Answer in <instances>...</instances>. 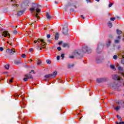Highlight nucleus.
<instances>
[{"mask_svg":"<svg viewBox=\"0 0 124 124\" xmlns=\"http://www.w3.org/2000/svg\"><path fill=\"white\" fill-rule=\"evenodd\" d=\"M40 6H41L40 5L32 3V7L30 9V10L32 12V13L33 12V11H36L37 13H39V12L41 11V10L39 9Z\"/></svg>","mask_w":124,"mask_h":124,"instance_id":"2","label":"nucleus"},{"mask_svg":"<svg viewBox=\"0 0 124 124\" xmlns=\"http://www.w3.org/2000/svg\"><path fill=\"white\" fill-rule=\"evenodd\" d=\"M95 1H97L98 2H99V1H100V0H95Z\"/></svg>","mask_w":124,"mask_h":124,"instance_id":"62","label":"nucleus"},{"mask_svg":"<svg viewBox=\"0 0 124 124\" xmlns=\"http://www.w3.org/2000/svg\"><path fill=\"white\" fill-rule=\"evenodd\" d=\"M40 42V41L39 39L38 41H36V40L34 41V43H35V44H36V43H37V42H38V44H38V43H39Z\"/></svg>","mask_w":124,"mask_h":124,"instance_id":"33","label":"nucleus"},{"mask_svg":"<svg viewBox=\"0 0 124 124\" xmlns=\"http://www.w3.org/2000/svg\"><path fill=\"white\" fill-rule=\"evenodd\" d=\"M84 53H92V49L88 47L87 46H84L82 47V50L78 49L77 50H75L74 54L75 56L77 57L78 59H81L82 57H83V54Z\"/></svg>","mask_w":124,"mask_h":124,"instance_id":"1","label":"nucleus"},{"mask_svg":"<svg viewBox=\"0 0 124 124\" xmlns=\"http://www.w3.org/2000/svg\"><path fill=\"white\" fill-rule=\"evenodd\" d=\"M46 18L47 19H50L51 18L50 16L49 15V13H46Z\"/></svg>","mask_w":124,"mask_h":124,"instance_id":"28","label":"nucleus"},{"mask_svg":"<svg viewBox=\"0 0 124 124\" xmlns=\"http://www.w3.org/2000/svg\"><path fill=\"white\" fill-rule=\"evenodd\" d=\"M121 63L124 64V55L122 56V58L121 59Z\"/></svg>","mask_w":124,"mask_h":124,"instance_id":"25","label":"nucleus"},{"mask_svg":"<svg viewBox=\"0 0 124 124\" xmlns=\"http://www.w3.org/2000/svg\"><path fill=\"white\" fill-rule=\"evenodd\" d=\"M61 58H62V60H63V59H64V53H62L61 54Z\"/></svg>","mask_w":124,"mask_h":124,"instance_id":"32","label":"nucleus"},{"mask_svg":"<svg viewBox=\"0 0 124 124\" xmlns=\"http://www.w3.org/2000/svg\"><path fill=\"white\" fill-rule=\"evenodd\" d=\"M114 60H117L118 59V56L117 55H115L113 57Z\"/></svg>","mask_w":124,"mask_h":124,"instance_id":"31","label":"nucleus"},{"mask_svg":"<svg viewBox=\"0 0 124 124\" xmlns=\"http://www.w3.org/2000/svg\"><path fill=\"white\" fill-rule=\"evenodd\" d=\"M104 46L103 44L101 43H99L97 45L96 48V52L97 54H100L101 52H102V50H103Z\"/></svg>","mask_w":124,"mask_h":124,"instance_id":"5","label":"nucleus"},{"mask_svg":"<svg viewBox=\"0 0 124 124\" xmlns=\"http://www.w3.org/2000/svg\"><path fill=\"white\" fill-rule=\"evenodd\" d=\"M118 70L120 71V73L121 75H122V76L124 77V71L123 68H122V67H118Z\"/></svg>","mask_w":124,"mask_h":124,"instance_id":"13","label":"nucleus"},{"mask_svg":"<svg viewBox=\"0 0 124 124\" xmlns=\"http://www.w3.org/2000/svg\"><path fill=\"white\" fill-rule=\"evenodd\" d=\"M116 32H117V34H118L119 35H120V34H122V31L119 30L118 29H117L116 30Z\"/></svg>","mask_w":124,"mask_h":124,"instance_id":"24","label":"nucleus"},{"mask_svg":"<svg viewBox=\"0 0 124 124\" xmlns=\"http://www.w3.org/2000/svg\"><path fill=\"white\" fill-rule=\"evenodd\" d=\"M121 106H123V107H124V102H122Z\"/></svg>","mask_w":124,"mask_h":124,"instance_id":"46","label":"nucleus"},{"mask_svg":"<svg viewBox=\"0 0 124 124\" xmlns=\"http://www.w3.org/2000/svg\"><path fill=\"white\" fill-rule=\"evenodd\" d=\"M107 80H108V78L105 77V78H97L96 82L97 83L100 84V83H103V82H106Z\"/></svg>","mask_w":124,"mask_h":124,"instance_id":"7","label":"nucleus"},{"mask_svg":"<svg viewBox=\"0 0 124 124\" xmlns=\"http://www.w3.org/2000/svg\"><path fill=\"white\" fill-rule=\"evenodd\" d=\"M57 61H60V56H57Z\"/></svg>","mask_w":124,"mask_h":124,"instance_id":"44","label":"nucleus"},{"mask_svg":"<svg viewBox=\"0 0 124 124\" xmlns=\"http://www.w3.org/2000/svg\"><path fill=\"white\" fill-rule=\"evenodd\" d=\"M117 40H114V43L116 44H118V43H120V39H121V36H118L117 37Z\"/></svg>","mask_w":124,"mask_h":124,"instance_id":"14","label":"nucleus"},{"mask_svg":"<svg viewBox=\"0 0 124 124\" xmlns=\"http://www.w3.org/2000/svg\"><path fill=\"white\" fill-rule=\"evenodd\" d=\"M117 104H119V105H122V102H117Z\"/></svg>","mask_w":124,"mask_h":124,"instance_id":"48","label":"nucleus"},{"mask_svg":"<svg viewBox=\"0 0 124 124\" xmlns=\"http://www.w3.org/2000/svg\"><path fill=\"white\" fill-rule=\"evenodd\" d=\"M109 37L110 38H113V36L112 35H109Z\"/></svg>","mask_w":124,"mask_h":124,"instance_id":"53","label":"nucleus"},{"mask_svg":"<svg viewBox=\"0 0 124 124\" xmlns=\"http://www.w3.org/2000/svg\"><path fill=\"white\" fill-rule=\"evenodd\" d=\"M12 2H14V0H11Z\"/></svg>","mask_w":124,"mask_h":124,"instance_id":"63","label":"nucleus"},{"mask_svg":"<svg viewBox=\"0 0 124 124\" xmlns=\"http://www.w3.org/2000/svg\"><path fill=\"white\" fill-rule=\"evenodd\" d=\"M25 77L28 78V79H33L32 76L31 74H28L25 75Z\"/></svg>","mask_w":124,"mask_h":124,"instance_id":"17","label":"nucleus"},{"mask_svg":"<svg viewBox=\"0 0 124 124\" xmlns=\"http://www.w3.org/2000/svg\"><path fill=\"white\" fill-rule=\"evenodd\" d=\"M117 118H118L119 119V118H121V117H120V116H119V115H117Z\"/></svg>","mask_w":124,"mask_h":124,"instance_id":"59","label":"nucleus"},{"mask_svg":"<svg viewBox=\"0 0 124 124\" xmlns=\"http://www.w3.org/2000/svg\"><path fill=\"white\" fill-rule=\"evenodd\" d=\"M4 67L6 69H9V64L5 65Z\"/></svg>","mask_w":124,"mask_h":124,"instance_id":"29","label":"nucleus"},{"mask_svg":"<svg viewBox=\"0 0 124 124\" xmlns=\"http://www.w3.org/2000/svg\"><path fill=\"white\" fill-rule=\"evenodd\" d=\"M110 67L111 69H113V70H115V65H112L110 64Z\"/></svg>","mask_w":124,"mask_h":124,"instance_id":"26","label":"nucleus"},{"mask_svg":"<svg viewBox=\"0 0 124 124\" xmlns=\"http://www.w3.org/2000/svg\"><path fill=\"white\" fill-rule=\"evenodd\" d=\"M80 17H81V18H82V19H85V17H84V16H83V15H81V16H80Z\"/></svg>","mask_w":124,"mask_h":124,"instance_id":"51","label":"nucleus"},{"mask_svg":"<svg viewBox=\"0 0 124 124\" xmlns=\"http://www.w3.org/2000/svg\"><path fill=\"white\" fill-rule=\"evenodd\" d=\"M115 124H124V122H120V123H119V122H118V121H116V122H115Z\"/></svg>","mask_w":124,"mask_h":124,"instance_id":"34","label":"nucleus"},{"mask_svg":"<svg viewBox=\"0 0 124 124\" xmlns=\"http://www.w3.org/2000/svg\"><path fill=\"white\" fill-rule=\"evenodd\" d=\"M115 19H116V18H115V17H111V18H110V21H115Z\"/></svg>","mask_w":124,"mask_h":124,"instance_id":"39","label":"nucleus"},{"mask_svg":"<svg viewBox=\"0 0 124 124\" xmlns=\"http://www.w3.org/2000/svg\"><path fill=\"white\" fill-rule=\"evenodd\" d=\"M9 82L10 83H12V82H13V79H10Z\"/></svg>","mask_w":124,"mask_h":124,"instance_id":"54","label":"nucleus"},{"mask_svg":"<svg viewBox=\"0 0 124 124\" xmlns=\"http://www.w3.org/2000/svg\"><path fill=\"white\" fill-rule=\"evenodd\" d=\"M118 120L120 121V122H122L123 121V119H122L121 117H119L118 118Z\"/></svg>","mask_w":124,"mask_h":124,"instance_id":"45","label":"nucleus"},{"mask_svg":"<svg viewBox=\"0 0 124 124\" xmlns=\"http://www.w3.org/2000/svg\"><path fill=\"white\" fill-rule=\"evenodd\" d=\"M57 50H58V51H61L62 50V47H61V46H58L57 47Z\"/></svg>","mask_w":124,"mask_h":124,"instance_id":"38","label":"nucleus"},{"mask_svg":"<svg viewBox=\"0 0 124 124\" xmlns=\"http://www.w3.org/2000/svg\"><path fill=\"white\" fill-rule=\"evenodd\" d=\"M16 63L17 64H19V63H21V62H19V61H16Z\"/></svg>","mask_w":124,"mask_h":124,"instance_id":"47","label":"nucleus"},{"mask_svg":"<svg viewBox=\"0 0 124 124\" xmlns=\"http://www.w3.org/2000/svg\"><path fill=\"white\" fill-rule=\"evenodd\" d=\"M62 46L63 48H65V47L69 48V45H68V44L64 43L62 44Z\"/></svg>","mask_w":124,"mask_h":124,"instance_id":"18","label":"nucleus"},{"mask_svg":"<svg viewBox=\"0 0 124 124\" xmlns=\"http://www.w3.org/2000/svg\"><path fill=\"white\" fill-rule=\"evenodd\" d=\"M74 64L72 63V64H69L68 65V68H72V67H74Z\"/></svg>","mask_w":124,"mask_h":124,"instance_id":"21","label":"nucleus"},{"mask_svg":"<svg viewBox=\"0 0 124 124\" xmlns=\"http://www.w3.org/2000/svg\"><path fill=\"white\" fill-rule=\"evenodd\" d=\"M33 16H34V17H35V18H37L38 19H39V18H40L39 16H38V14L37 13H35L33 15Z\"/></svg>","mask_w":124,"mask_h":124,"instance_id":"22","label":"nucleus"},{"mask_svg":"<svg viewBox=\"0 0 124 124\" xmlns=\"http://www.w3.org/2000/svg\"><path fill=\"white\" fill-rule=\"evenodd\" d=\"M69 58H70V59H74V56H70L69 57Z\"/></svg>","mask_w":124,"mask_h":124,"instance_id":"49","label":"nucleus"},{"mask_svg":"<svg viewBox=\"0 0 124 124\" xmlns=\"http://www.w3.org/2000/svg\"><path fill=\"white\" fill-rule=\"evenodd\" d=\"M110 86L112 87V89L113 90H118L119 89V84L116 82H113L112 83H111Z\"/></svg>","mask_w":124,"mask_h":124,"instance_id":"8","label":"nucleus"},{"mask_svg":"<svg viewBox=\"0 0 124 124\" xmlns=\"http://www.w3.org/2000/svg\"><path fill=\"white\" fill-rule=\"evenodd\" d=\"M0 51H1V52H2V51H3V47H0Z\"/></svg>","mask_w":124,"mask_h":124,"instance_id":"42","label":"nucleus"},{"mask_svg":"<svg viewBox=\"0 0 124 124\" xmlns=\"http://www.w3.org/2000/svg\"><path fill=\"white\" fill-rule=\"evenodd\" d=\"M46 62L48 64H51V61H50V60H47L46 61Z\"/></svg>","mask_w":124,"mask_h":124,"instance_id":"30","label":"nucleus"},{"mask_svg":"<svg viewBox=\"0 0 124 124\" xmlns=\"http://www.w3.org/2000/svg\"><path fill=\"white\" fill-rule=\"evenodd\" d=\"M33 50V48H31L30 50V52H31Z\"/></svg>","mask_w":124,"mask_h":124,"instance_id":"57","label":"nucleus"},{"mask_svg":"<svg viewBox=\"0 0 124 124\" xmlns=\"http://www.w3.org/2000/svg\"><path fill=\"white\" fill-rule=\"evenodd\" d=\"M62 42L61 41L58 43V44H59V45H61V44H62Z\"/></svg>","mask_w":124,"mask_h":124,"instance_id":"52","label":"nucleus"},{"mask_svg":"<svg viewBox=\"0 0 124 124\" xmlns=\"http://www.w3.org/2000/svg\"><path fill=\"white\" fill-rule=\"evenodd\" d=\"M2 36H4V37H6L7 36H9V38H10V34L8 33L7 31H4L2 33Z\"/></svg>","mask_w":124,"mask_h":124,"instance_id":"11","label":"nucleus"},{"mask_svg":"<svg viewBox=\"0 0 124 124\" xmlns=\"http://www.w3.org/2000/svg\"><path fill=\"white\" fill-rule=\"evenodd\" d=\"M112 78L116 81H119L120 83H124V79L118 76V75H112Z\"/></svg>","mask_w":124,"mask_h":124,"instance_id":"4","label":"nucleus"},{"mask_svg":"<svg viewBox=\"0 0 124 124\" xmlns=\"http://www.w3.org/2000/svg\"><path fill=\"white\" fill-rule=\"evenodd\" d=\"M24 12H25V10L19 11L17 13V16H18L19 17H20V16H22V15H23V13H24Z\"/></svg>","mask_w":124,"mask_h":124,"instance_id":"15","label":"nucleus"},{"mask_svg":"<svg viewBox=\"0 0 124 124\" xmlns=\"http://www.w3.org/2000/svg\"><path fill=\"white\" fill-rule=\"evenodd\" d=\"M37 64L38 65H40V64H41V62L38 61L37 62Z\"/></svg>","mask_w":124,"mask_h":124,"instance_id":"43","label":"nucleus"},{"mask_svg":"<svg viewBox=\"0 0 124 124\" xmlns=\"http://www.w3.org/2000/svg\"><path fill=\"white\" fill-rule=\"evenodd\" d=\"M23 80L25 82H27V81H28V80H29V78H23Z\"/></svg>","mask_w":124,"mask_h":124,"instance_id":"35","label":"nucleus"},{"mask_svg":"<svg viewBox=\"0 0 124 124\" xmlns=\"http://www.w3.org/2000/svg\"><path fill=\"white\" fill-rule=\"evenodd\" d=\"M31 72H33V73H34V71L33 70H32ZM31 72H30V73H31Z\"/></svg>","mask_w":124,"mask_h":124,"instance_id":"60","label":"nucleus"},{"mask_svg":"<svg viewBox=\"0 0 124 124\" xmlns=\"http://www.w3.org/2000/svg\"><path fill=\"white\" fill-rule=\"evenodd\" d=\"M117 48L119 49H121V46H118Z\"/></svg>","mask_w":124,"mask_h":124,"instance_id":"55","label":"nucleus"},{"mask_svg":"<svg viewBox=\"0 0 124 124\" xmlns=\"http://www.w3.org/2000/svg\"><path fill=\"white\" fill-rule=\"evenodd\" d=\"M6 53H8V54H10V55H13V54H14V53H15V50L8 49L6 50Z\"/></svg>","mask_w":124,"mask_h":124,"instance_id":"12","label":"nucleus"},{"mask_svg":"<svg viewBox=\"0 0 124 124\" xmlns=\"http://www.w3.org/2000/svg\"><path fill=\"white\" fill-rule=\"evenodd\" d=\"M112 5H113V3H110L109 5H108V7H111Z\"/></svg>","mask_w":124,"mask_h":124,"instance_id":"41","label":"nucleus"},{"mask_svg":"<svg viewBox=\"0 0 124 124\" xmlns=\"http://www.w3.org/2000/svg\"><path fill=\"white\" fill-rule=\"evenodd\" d=\"M70 11H71V12H73V11H74V9H71L70 10Z\"/></svg>","mask_w":124,"mask_h":124,"instance_id":"56","label":"nucleus"},{"mask_svg":"<svg viewBox=\"0 0 124 124\" xmlns=\"http://www.w3.org/2000/svg\"><path fill=\"white\" fill-rule=\"evenodd\" d=\"M50 37H51V35L50 34H47L46 35V38H47V39H49V38H50Z\"/></svg>","mask_w":124,"mask_h":124,"instance_id":"37","label":"nucleus"},{"mask_svg":"<svg viewBox=\"0 0 124 124\" xmlns=\"http://www.w3.org/2000/svg\"><path fill=\"white\" fill-rule=\"evenodd\" d=\"M21 97L22 98V104H23V105L26 106V103H25V97L23 96H21Z\"/></svg>","mask_w":124,"mask_h":124,"instance_id":"20","label":"nucleus"},{"mask_svg":"<svg viewBox=\"0 0 124 124\" xmlns=\"http://www.w3.org/2000/svg\"><path fill=\"white\" fill-rule=\"evenodd\" d=\"M102 61H103V58H101L100 56H97L96 57V62L97 63H100V62H102Z\"/></svg>","mask_w":124,"mask_h":124,"instance_id":"10","label":"nucleus"},{"mask_svg":"<svg viewBox=\"0 0 124 124\" xmlns=\"http://www.w3.org/2000/svg\"><path fill=\"white\" fill-rule=\"evenodd\" d=\"M39 41L42 42V44L38 45L36 44V48L38 50H40L41 51L42 50V49H45L46 46V43L44 42V40L42 39H39Z\"/></svg>","mask_w":124,"mask_h":124,"instance_id":"3","label":"nucleus"},{"mask_svg":"<svg viewBox=\"0 0 124 124\" xmlns=\"http://www.w3.org/2000/svg\"><path fill=\"white\" fill-rule=\"evenodd\" d=\"M58 74L57 71H55L52 74H49L48 75H46L45 76V78H46V79L48 78H55L57 76V75Z\"/></svg>","mask_w":124,"mask_h":124,"instance_id":"6","label":"nucleus"},{"mask_svg":"<svg viewBox=\"0 0 124 124\" xmlns=\"http://www.w3.org/2000/svg\"><path fill=\"white\" fill-rule=\"evenodd\" d=\"M59 36H60V34H59V33H56V34L55 35V40H59Z\"/></svg>","mask_w":124,"mask_h":124,"instance_id":"19","label":"nucleus"},{"mask_svg":"<svg viewBox=\"0 0 124 124\" xmlns=\"http://www.w3.org/2000/svg\"><path fill=\"white\" fill-rule=\"evenodd\" d=\"M45 30L46 31L47 28L45 27Z\"/></svg>","mask_w":124,"mask_h":124,"instance_id":"64","label":"nucleus"},{"mask_svg":"<svg viewBox=\"0 0 124 124\" xmlns=\"http://www.w3.org/2000/svg\"><path fill=\"white\" fill-rule=\"evenodd\" d=\"M13 33H14V34H16V33H18V31H17L16 30H15L14 31Z\"/></svg>","mask_w":124,"mask_h":124,"instance_id":"36","label":"nucleus"},{"mask_svg":"<svg viewBox=\"0 0 124 124\" xmlns=\"http://www.w3.org/2000/svg\"><path fill=\"white\" fill-rule=\"evenodd\" d=\"M108 25L109 28H112V27H113V25L112 24V23H111L110 21H108Z\"/></svg>","mask_w":124,"mask_h":124,"instance_id":"23","label":"nucleus"},{"mask_svg":"<svg viewBox=\"0 0 124 124\" xmlns=\"http://www.w3.org/2000/svg\"><path fill=\"white\" fill-rule=\"evenodd\" d=\"M21 57L22 58H23L24 59H25V58H26V55L25 54H23Z\"/></svg>","mask_w":124,"mask_h":124,"instance_id":"40","label":"nucleus"},{"mask_svg":"<svg viewBox=\"0 0 124 124\" xmlns=\"http://www.w3.org/2000/svg\"><path fill=\"white\" fill-rule=\"evenodd\" d=\"M117 18L120 19H121V17H120V16H117Z\"/></svg>","mask_w":124,"mask_h":124,"instance_id":"58","label":"nucleus"},{"mask_svg":"<svg viewBox=\"0 0 124 124\" xmlns=\"http://www.w3.org/2000/svg\"><path fill=\"white\" fill-rule=\"evenodd\" d=\"M54 2H55V3H56V4H59V3H58V2H57V1H55Z\"/></svg>","mask_w":124,"mask_h":124,"instance_id":"61","label":"nucleus"},{"mask_svg":"<svg viewBox=\"0 0 124 124\" xmlns=\"http://www.w3.org/2000/svg\"><path fill=\"white\" fill-rule=\"evenodd\" d=\"M111 41L110 40H108L106 41V44L107 47H109L111 45Z\"/></svg>","mask_w":124,"mask_h":124,"instance_id":"16","label":"nucleus"},{"mask_svg":"<svg viewBox=\"0 0 124 124\" xmlns=\"http://www.w3.org/2000/svg\"><path fill=\"white\" fill-rule=\"evenodd\" d=\"M121 108V107L120 106H117L116 108H114V109L116 110V111H119V110H120V109Z\"/></svg>","mask_w":124,"mask_h":124,"instance_id":"27","label":"nucleus"},{"mask_svg":"<svg viewBox=\"0 0 124 124\" xmlns=\"http://www.w3.org/2000/svg\"><path fill=\"white\" fill-rule=\"evenodd\" d=\"M62 32L63 34H64V35H66V34H67V32H68V28H67V25H65L64 27H63Z\"/></svg>","mask_w":124,"mask_h":124,"instance_id":"9","label":"nucleus"},{"mask_svg":"<svg viewBox=\"0 0 124 124\" xmlns=\"http://www.w3.org/2000/svg\"><path fill=\"white\" fill-rule=\"evenodd\" d=\"M86 0L87 1V3H89V2H91V0Z\"/></svg>","mask_w":124,"mask_h":124,"instance_id":"50","label":"nucleus"}]
</instances>
